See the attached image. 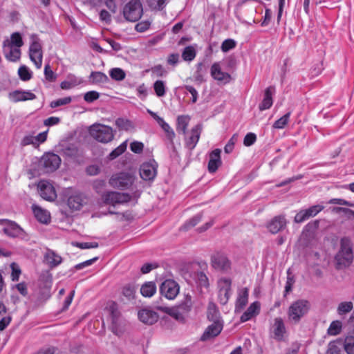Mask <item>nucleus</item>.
Returning <instances> with one entry per match:
<instances>
[{
    "label": "nucleus",
    "instance_id": "nucleus-7",
    "mask_svg": "<svg viewBox=\"0 0 354 354\" xmlns=\"http://www.w3.org/2000/svg\"><path fill=\"white\" fill-rule=\"evenodd\" d=\"M134 180V176L131 174L121 172L113 174L109 180V184L114 188L127 189L133 183Z\"/></svg>",
    "mask_w": 354,
    "mask_h": 354
},
{
    "label": "nucleus",
    "instance_id": "nucleus-5",
    "mask_svg": "<svg viewBox=\"0 0 354 354\" xmlns=\"http://www.w3.org/2000/svg\"><path fill=\"white\" fill-rule=\"evenodd\" d=\"M142 13V6L139 0L130 1L123 8V16L129 21L135 22L138 21Z\"/></svg>",
    "mask_w": 354,
    "mask_h": 354
},
{
    "label": "nucleus",
    "instance_id": "nucleus-30",
    "mask_svg": "<svg viewBox=\"0 0 354 354\" xmlns=\"http://www.w3.org/2000/svg\"><path fill=\"white\" fill-rule=\"evenodd\" d=\"M32 208L34 215L38 221L45 224L50 222V215L48 211L35 205H33Z\"/></svg>",
    "mask_w": 354,
    "mask_h": 354
},
{
    "label": "nucleus",
    "instance_id": "nucleus-35",
    "mask_svg": "<svg viewBox=\"0 0 354 354\" xmlns=\"http://www.w3.org/2000/svg\"><path fill=\"white\" fill-rule=\"evenodd\" d=\"M115 124L120 131H128L134 129V125L131 121L122 118L116 119Z\"/></svg>",
    "mask_w": 354,
    "mask_h": 354
},
{
    "label": "nucleus",
    "instance_id": "nucleus-64",
    "mask_svg": "<svg viewBox=\"0 0 354 354\" xmlns=\"http://www.w3.org/2000/svg\"><path fill=\"white\" fill-rule=\"evenodd\" d=\"M13 288H16L17 290L24 297H26L28 295V287L25 282L17 283Z\"/></svg>",
    "mask_w": 354,
    "mask_h": 354
},
{
    "label": "nucleus",
    "instance_id": "nucleus-6",
    "mask_svg": "<svg viewBox=\"0 0 354 354\" xmlns=\"http://www.w3.org/2000/svg\"><path fill=\"white\" fill-rule=\"evenodd\" d=\"M310 308L308 301L300 299L293 302L289 307L288 315L290 319L298 322Z\"/></svg>",
    "mask_w": 354,
    "mask_h": 354
},
{
    "label": "nucleus",
    "instance_id": "nucleus-60",
    "mask_svg": "<svg viewBox=\"0 0 354 354\" xmlns=\"http://www.w3.org/2000/svg\"><path fill=\"white\" fill-rule=\"evenodd\" d=\"M131 150L136 153H140L144 149V145L141 142L133 141L130 145Z\"/></svg>",
    "mask_w": 354,
    "mask_h": 354
},
{
    "label": "nucleus",
    "instance_id": "nucleus-50",
    "mask_svg": "<svg viewBox=\"0 0 354 354\" xmlns=\"http://www.w3.org/2000/svg\"><path fill=\"white\" fill-rule=\"evenodd\" d=\"M72 98L71 97H65L63 98H59L55 100H53L50 102V106L53 109L68 104L71 102Z\"/></svg>",
    "mask_w": 354,
    "mask_h": 354
},
{
    "label": "nucleus",
    "instance_id": "nucleus-61",
    "mask_svg": "<svg viewBox=\"0 0 354 354\" xmlns=\"http://www.w3.org/2000/svg\"><path fill=\"white\" fill-rule=\"evenodd\" d=\"M257 140V136L254 133H248L244 138L243 144L249 147L252 145Z\"/></svg>",
    "mask_w": 354,
    "mask_h": 354
},
{
    "label": "nucleus",
    "instance_id": "nucleus-10",
    "mask_svg": "<svg viewBox=\"0 0 354 354\" xmlns=\"http://www.w3.org/2000/svg\"><path fill=\"white\" fill-rule=\"evenodd\" d=\"M131 198L129 194L117 192H108L102 196V199L104 203L112 205L127 203L131 200Z\"/></svg>",
    "mask_w": 354,
    "mask_h": 354
},
{
    "label": "nucleus",
    "instance_id": "nucleus-13",
    "mask_svg": "<svg viewBox=\"0 0 354 354\" xmlns=\"http://www.w3.org/2000/svg\"><path fill=\"white\" fill-rule=\"evenodd\" d=\"M212 267L223 272L228 271L231 268V262L227 257L222 252H216L211 257Z\"/></svg>",
    "mask_w": 354,
    "mask_h": 354
},
{
    "label": "nucleus",
    "instance_id": "nucleus-3",
    "mask_svg": "<svg viewBox=\"0 0 354 354\" xmlns=\"http://www.w3.org/2000/svg\"><path fill=\"white\" fill-rule=\"evenodd\" d=\"M335 259L338 265L346 267L349 266L353 259V253L351 240L344 237L340 241V249L336 254Z\"/></svg>",
    "mask_w": 354,
    "mask_h": 354
},
{
    "label": "nucleus",
    "instance_id": "nucleus-58",
    "mask_svg": "<svg viewBox=\"0 0 354 354\" xmlns=\"http://www.w3.org/2000/svg\"><path fill=\"white\" fill-rule=\"evenodd\" d=\"M345 351L348 354H354V339L347 338L344 344Z\"/></svg>",
    "mask_w": 354,
    "mask_h": 354
},
{
    "label": "nucleus",
    "instance_id": "nucleus-25",
    "mask_svg": "<svg viewBox=\"0 0 354 354\" xmlns=\"http://www.w3.org/2000/svg\"><path fill=\"white\" fill-rule=\"evenodd\" d=\"M261 304L259 301H256L252 303L247 310L243 313L240 317L241 322H245L250 320L252 317L259 315L260 312Z\"/></svg>",
    "mask_w": 354,
    "mask_h": 354
},
{
    "label": "nucleus",
    "instance_id": "nucleus-52",
    "mask_svg": "<svg viewBox=\"0 0 354 354\" xmlns=\"http://www.w3.org/2000/svg\"><path fill=\"white\" fill-rule=\"evenodd\" d=\"M218 310L216 309L214 304H209L207 309V317L211 321L218 320Z\"/></svg>",
    "mask_w": 354,
    "mask_h": 354
},
{
    "label": "nucleus",
    "instance_id": "nucleus-23",
    "mask_svg": "<svg viewBox=\"0 0 354 354\" xmlns=\"http://www.w3.org/2000/svg\"><path fill=\"white\" fill-rule=\"evenodd\" d=\"M3 53L6 59L9 62H17L21 58V51L20 48L3 44Z\"/></svg>",
    "mask_w": 354,
    "mask_h": 354
},
{
    "label": "nucleus",
    "instance_id": "nucleus-62",
    "mask_svg": "<svg viewBox=\"0 0 354 354\" xmlns=\"http://www.w3.org/2000/svg\"><path fill=\"white\" fill-rule=\"evenodd\" d=\"M100 19L106 24H109L111 22V15L107 10H102L100 12Z\"/></svg>",
    "mask_w": 354,
    "mask_h": 354
},
{
    "label": "nucleus",
    "instance_id": "nucleus-21",
    "mask_svg": "<svg viewBox=\"0 0 354 354\" xmlns=\"http://www.w3.org/2000/svg\"><path fill=\"white\" fill-rule=\"evenodd\" d=\"M138 318L144 324L152 325L158 319V315L153 310L144 308L138 312Z\"/></svg>",
    "mask_w": 354,
    "mask_h": 354
},
{
    "label": "nucleus",
    "instance_id": "nucleus-11",
    "mask_svg": "<svg viewBox=\"0 0 354 354\" xmlns=\"http://www.w3.org/2000/svg\"><path fill=\"white\" fill-rule=\"evenodd\" d=\"M61 164L60 157L54 153H45L41 160V165L46 172H52L57 169Z\"/></svg>",
    "mask_w": 354,
    "mask_h": 354
},
{
    "label": "nucleus",
    "instance_id": "nucleus-34",
    "mask_svg": "<svg viewBox=\"0 0 354 354\" xmlns=\"http://www.w3.org/2000/svg\"><path fill=\"white\" fill-rule=\"evenodd\" d=\"M156 292V286L154 282L148 281L145 283L140 288V293L143 297H151Z\"/></svg>",
    "mask_w": 354,
    "mask_h": 354
},
{
    "label": "nucleus",
    "instance_id": "nucleus-39",
    "mask_svg": "<svg viewBox=\"0 0 354 354\" xmlns=\"http://www.w3.org/2000/svg\"><path fill=\"white\" fill-rule=\"evenodd\" d=\"M160 121L158 122V124L161 127V128L163 129V131L166 133L167 138L172 142L174 138H175V133L172 128L169 126L168 123H167L164 119L159 120Z\"/></svg>",
    "mask_w": 354,
    "mask_h": 354
},
{
    "label": "nucleus",
    "instance_id": "nucleus-63",
    "mask_svg": "<svg viewBox=\"0 0 354 354\" xmlns=\"http://www.w3.org/2000/svg\"><path fill=\"white\" fill-rule=\"evenodd\" d=\"M201 218V216L200 215H196L184 225V228L188 230L190 227H194L199 223Z\"/></svg>",
    "mask_w": 354,
    "mask_h": 354
},
{
    "label": "nucleus",
    "instance_id": "nucleus-9",
    "mask_svg": "<svg viewBox=\"0 0 354 354\" xmlns=\"http://www.w3.org/2000/svg\"><path fill=\"white\" fill-rule=\"evenodd\" d=\"M180 287L178 284L172 279L164 281L160 287V294L169 300L174 299L179 293Z\"/></svg>",
    "mask_w": 354,
    "mask_h": 354
},
{
    "label": "nucleus",
    "instance_id": "nucleus-1",
    "mask_svg": "<svg viewBox=\"0 0 354 354\" xmlns=\"http://www.w3.org/2000/svg\"><path fill=\"white\" fill-rule=\"evenodd\" d=\"M89 133L93 139L102 143L112 141L115 136L111 127L101 124H95L91 126Z\"/></svg>",
    "mask_w": 354,
    "mask_h": 354
},
{
    "label": "nucleus",
    "instance_id": "nucleus-2",
    "mask_svg": "<svg viewBox=\"0 0 354 354\" xmlns=\"http://www.w3.org/2000/svg\"><path fill=\"white\" fill-rule=\"evenodd\" d=\"M108 310L110 314V330L116 335H121L124 330V321L122 318L118 305L115 302H111L108 305Z\"/></svg>",
    "mask_w": 354,
    "mask_h": 354
},
{
    "label": "nucleus",
    "instance_id": "nucleus-14",
    "mask_svg": "<svg viewBox=\"0 0 354 354\" xmlns=\"http://www.w3.org/2000/svg\"><path fill=\"white\" fill-rule=\"evenodd\" d=\"M202 132V126L197 124L192 128L185 138V146L187 149L192 151L196 146Z\"/></svg>",
    "mask_w": 354,
    "mask_h": 354
},
{
    "label": "nucleus",
    "instance_id": "nucleus-37",
    "mask_svg": "<svg viewBox=\"0 0 354 354\" xmlns=\"http://www.w3.org/2000/svg\"><path fill=\"white\" fill-rule=\"evenodd\" d=\"M89 79L93 84L105 83L109 78L106 74L100 71H93L91 73Z\"/></svg>",
    "mask_w": 354,
    "mask_h": 354
},
{
    "label": "nucleus",
    "instance_id": "nucleus-42",
    "mask_svg": "<svg viewBox=\"0 0 354 354\" xmlns=\"http://www.w3.org/2000/svg\"><path fill=\"white\" fill-rule=\"evenodd\" d=\"M136 287L133 284H127L122 287V293L129 300L134 298Z\"/></svg>",
    "mask_w": 354,
    "mask_h": 354
},
{
    "label": "nucleus",
    "instance_id": "nucleus-53",
    "mask_svg": "<svg viewBox=\"0 0 354 354\" xmlns=\"http://www.w3.org/2000/svg\"><path fill=\"white\" fill-rule=\"evenodd\" d=\"M12 269L11 279L13 281H19L21 270L16 263H12L10 265Z\"/></svg>",
    "mask_w": 354,
    "mask_h": 354
},
{
    "label": "nucleus",
    "instance_id": "nucleus-40",
    "mask_svg": "<svg viewBox=\"0 0 354 354\" xmlns=\"http://www.w3.org/2000/svg\"><path fill=\"white\" fill-rule=\"evenodd\" d=\"M153 90L158 97H163L166 93L165 83L162 80H156L153 83Z\"/></svg>",
    "mask_w": 354,
    "mask_h": 354
},
{
    "label": "nucleus",
    "instance_id": "nucleus-55",
    "mask_svg": "<svg viewBox=\"0 0 354 354\" xmlns=\"http://www.w3.org/2000/svg\"><path fill=\"white\" fill-rule=\"evenodd\" d=\"M323 209H324V206L317 205H313V206L309 207L308 209H305V211H306V214L309 218L310 217L316 216Z\"/></svg>",
    "mask_w": 354,
    "mask_h": 354
},
{
    "label": "nucleus",
    "instance_id": "nucleus-4",
    "mask_svg": "<svg viewBox=\"0 0 354 354\" xmlns=\"http://www.w3.org/2000/svg\"><path fill=\"white\" fill-rule=\"evenodd\" d=\"M29 56L36 68L39 69L42 65L43 53L40 39L35 34L30 35Z\"/></svg>",
    "mask_w": 354,
    "mask_h": 354
},
{
    "label": "nucleus",
    "instance_id": "nucleus-47",
    "mask_svg": "<svg viewBox=\"0 0 354 354\" xmlns=\"http://www.w3.org/2000/svg\"><path fill=\"white\" fill-rule=\"evenodd\" d=\"M342 343L340 341L331 342L328 344L327 354H340Z\"/></svg>",
    "mask_w": 354,
    "mask_h": 354
},
{
    "label": "nucleus",
    "instance_id": "nucleus-24",
    "mask_svg": "<svg viewBox=\"0 0 354 354\" xmlns=\"http://www.w3.org/2000/svg\"><path fill=\"white\" fill-rule=\"evenodd\" d=\"M249 290L243 288L239 290L238 296L235 303V312L240 313L245 307L248 302Z\"/></svg>",
    "mask_w": 354,
    "mask_h": 354
},
{
    "label": "nucleus",
    "instance_id": "nucleus-56",
    "mask_svg": "<svg viewBox=\"0 0 354 354\" xmlns=\"http://www.w3.org/2000/svg\"><path fill=\"white\" fill-rule=\"evenodd\" d=\"M237 138H238L237 135L234 134L232 136V138L229 140L228 142L226 144V145L224 147V151L226 153H230L233 151V149L234 148L235 143L237 141Z\"/></svg>",
    "mask_w": 354,
    "mask_h": 354
},
{
    "label": "nucleus",
    "instance_id": "nucleus-20",
    "mask_svg": "<svg viewBox=\"0 0 354 354\" xmlns=\"http://www.w3.org/2000/svg\"><path fill=\"white\" fill-rule=\"evenodd\" d=\"M213 322V324L209 325L201 337V339L203 341L215 337L221 333L223 329V323L220 320H216Z\"/></svg>",
    "mask_w": 354,
    "mask_h": 354
},
{
    "label": "nucleus",
    "instance_id": "nucleus-12",
    "mask_svg": "<svg viewBox=\"0 0 354 354\" xmlns=\"http://www.w3.org/2000/svg\"><path fill=\"white\" fill-rule=\"evenodd\" d=\"M212 77L219 83L227 84L232 80L231 75L222 70L220 62H214L210 68Z\"/></svg>",
    "mask_w": 354,
    "mask_h": 354
},
{
    "label": "nucleus",
    "instance_id": "nucleus-33",
    "mask_svg": "<svg viewBox=\"0 0 354 354\" xmlns=\"http://www.w3.org/2000/svg\"><path fill=\"white\" fill-rule=\"evenodd\" d=\"M3 44L21 48L24 46V41L21 35L18 32H15L11 34L9 39L3 41Z\"/></svg>",
    "mask_w": 354,
    "mask_h": 354
},
{
    "label": "nucleus",
    "instance_id": "nucleus-46",
    "mask_svg": "<svg viewBox=\"0 0 354 354\" xmlns=\"http://www.w3.org/2000/svg\"><path fill=\"white\" fill-rule=\"evenodd\" d=\"M342 322L340 321H333L328 328V334L330 335H337L340 333L342 330Z\"/></svg>",
    "mask_w": 354,
    "mask_h": 354
},
{
    "label": "nucleus",
    "instance_id": "nucleus-32",
    "mask_svg": "<svg viewBox=\"0 0 354 354\" xmlns=\"http://www.w3.org/2000/svg\"><path fill=\"white\" fill-rule=\"evenodd\" d=\"M191 118L187 115H181L178 116L176 121V131L178 133L187 134V129L190 122Z\"/></svg>",
    "mask_w": 354,
    "mask_h": 354
},
{
    "label": "nucleus",
    "instance_id": "nucleus-59",
    "mask_svg": "<svg viewBox=\"0 0 354 354\" xmlns=\"http://www.w3.org/2000/svg\"><path fill=\"white\" fill-rule=\"evenodd\" d=\"M100 97V94L98 92L95 91H91L86 93L84 96V99L87 102H93V101L97 100Z\"/></svg>",
    "mask_w": 354,
    "mask_h": 354
},
{
    "label": "nucleus",
    "instance_id": "nucleus-22",
    "mask_svg": "<svg viewBox=\"0 0 354 354\" xmlns=\"http://www.w3.org/2000/svg\"><path fill=\"white\" fill-rule=\"evenodd\" d=\"M271 330L276 340L281 342L283 339L286 330L283 321L281 317H276L274 319V324Z\"/></svg>",
    "mask_w": 354,
    "mask_h": 354
},
{
    "label": "nucleus",
    "instance_id": "nucleus-44",
    "mask_svg": "<svg viewBox=\"0 0 354 354\" xmlns=\"http://www.w3.org/2000/svg\"><path fill=\"white\" fill-rule=\"evenodd\" d=\"M109 75L113 80L116 81H122L126 77L124 71L120 68H112L110 71Z\"/></svg>",
    "mask_w": 354,
    "mask_h": 354
},
{
    "label": "nucleus",
    "instance_id": "nucleus-54",
    "mask_svg": "<svg viewBox=\"0 0 354 354\" xmlns=\"http://www.w3.org/2000/svg\"><path fill=\"white\" fill-rule=\"evenodd\" d=\"M166 0H147L150 8L156 10H162L165 6Z\"/></svg>",
    "mask_w": 354,
    "mask_h": 354
},
{
    "label": "nucleus",
    "instance_id": "nucleus-18",
    "mask_svg": "<svg viewBox=\"0 0 354 354\" xmlns=\"http://www.w3.org/2000/svg\"><path fill=\"white\" fill-rule=\"evenodd\" d=\"M68 198V205L73 210H79L83 205L84 200L82 195L76 191H73L72 189L67 190Z\"/></svg>",
    "mask_w": 354,
    "mask_h": 354
},
{
    "label": "nucleus",
    "instance_id": "nucleus-48",
    "mask_svg": "<svg viewBox=\"0 0 354 354\" xmlns=\"http://www.w3.org/2000/svg\"><path fill=\"white\" fill-rule=\"evenodd\" d=\"M44 77L45 79L49 82H54L56 81L57 75L56 73H55L50 68V66L49 64H46L44 66Z\"/></svg>",
    "mask_w": 354,
    "mask_h": 354
},
{
    "label": "nucleus",
    "instance_id": "nucleus-49",
    "mask_svg": "<svg viewBox=\"0 0 354 354\" xmlns=\"http://www.w3.org/2000/svg\"><path fill=\"white\" fill-rule=\"evenodd\" d=\"M353 308V304L351 301L342 302L339 304L337 311L339 315H342L349 313Z\"/></svg>",
    "mask_w": 354,
    "mask_h": 354
},
{
    "label": "nucleus",
    "instance_id": "nucleus-51",
    "mask_svg": "<svg viewBox=\"0 0 354 354\" xmlns=\"http://www.w3.org/2000/svg\"><path fill=\"white\" fill-rule=\"evenodd\" d=\"M236 43L232 39H227L224 40L221 44V48L223 53H227L229 50L236 47Z\"/></svg>",
    "mask_w": 354,
    "mask_h": 354
},
{
    "label": "nucleus",
    "instance_id": "nucleus-36",
    "mask_svg": "<svg viewBox=\"0 0 354 354\" xmlns=\"http://www.w3.org/2000/svg\"><path fill=\"white\" fill-rule=\"evenodd\" d=\"M193 306V301L192 296L189 295H185L183 300L178 306V309L181 313H189Z\"/></svg>",
    "mask_w": 354,
    "mask_h": 354
},
{
    "label": "nucleus",
    "instance_id": "nucleus-26",
    "mask_svg": "<svg viewBox=\"0 0 354 354\" xmlns=\"http://www.w3.org/2000/svg\"><path fill=\"white\" fill-rule=\"evenodd\" d=\"M221 152L219 149H216L211 152L208 162V171L210 173H214L221 165Z\"/></svg>",
    "mask_w": 354,
    "mask_h": 354
},
{
    "label": "nucleus",
    "instance_id": "nucleus-31",
    "mask_svg": "<svg viewBox=\"0 0 354 354\" xmlns=\"http://www.w3.org/2000/svg\"><path fill=\"white\" fill-rule=\"evenodd\" d=\"M11 97L15 102L32 100L36 98V95L30 91H15L11 94Z\"/></svg>",
    "mask_w": 354,
    "mask_h": 354
},
{
    "label": "nucleus",
    "instance_id": "nucleus-17",
    "mask_svg": "<svg viewBox=\"0 0 354 354\" xmlns=\"http://www.w3.org/2000/svg\"><path fill=\"white\" fill-rule=\"evenodd\" d=\"M231 283V279L226 277L221 278L218 281L219 297L223 304H225L230 298Z\"/></svg>",
    "mask_w": 354,
    "mask_h": 354
},
{
    "label": "nucleus",
    "instance_id": "nucleus-15",
    "mask_svg": "<svg viewBox=\"0 0 354 354\" xmlns=\"http://www.w3.org/2000/svg\"><path fill=\"white\" fill-rule=\"evenodd\" d=\"M38 189L40 196L46 201H53L57 197L54 187L46 180L39 181Z\"/></svg>",
    "mask_w": 354,
    "mask_h": 354
},
{
    "label": "nucleus",
    "instance_id": "nucleus-43",
    "mask_svg": "<svg viewBox=\"0 0 354 354\" xmlns=\"http://www.w3.org/2000/svg\"><path fill=\"white\" fill-rule=\"evenodd\" d=\"M18 75L20 79L23 81H28L32 78V72L25 65H23L19 68Z\"/></svg>",
    "mask_w": 354,
    "mask_h": 354
},
{
    "label": "nucleus",
    "instance_id": "nucleus-45",
    "mask_svg": "<svg viewBox=\"0 0 354 354\" xmlns=\"http://www.w3.org/2000/svg\"><path fill=\"white\" fill-rule=\"evenodd\" d=\"M290 114V112H288L276 120L273 124V128L279 129L284 128L288 123Z\"/></svg>",
    "mask_w": 354,
    "mask_h": 354
},
{
    "label": "nucleus",
    "instance_id": "nucleus-57",
    "mask_svg": "<svg viewBox=\"0 0 354 354\" xmlns=\"http://www.w3.org/2000/svg\"><path fill=\"white\" fill-rule=\"evenodd\" d=\"M151 26V21L149 20L141 21L136 25L135 29L139 32H143L147 30Z\"/></svg>",
    "mask_w": 354,
    "mask_h": 354
},
{
    "label": "nucleus",
    "instance_id": "nucleus-38",
    "mask_svg": "<svg viewBox=\"0 0 354 354\" xmlns=\"http://www.w3.org/2000/svg\"><path fill=\"white\" fill-rule=\"evenodd\" d=\"M196 55V51L194 46H188L185 47L182 52V58L187 62H191L194 59Z\"/></svg>",
    "mask_w": 354,
    "mask_h": 354
},
{
    "label": "nucleus",
    "instance_id": "nucleus-16",
    "mask_svg": "<svg viewBox=\"0 0 354 354\" xmlns=\"http://www.w3.org/2000/svg\"><path fill=\"white\" fill-rule=\"evenodd\" d=\"M157 174V164L153 161L143 163L140 168V176L145 180H152Z\"/></svg>",
    "mask_w": 354,
    "mask_h": 354
},
{
    "label": "nucleus",
    "instance_id": "nucleus-19",
    "mask_svg": "<svg viewBox=\"0 0 354 354\" xmlns=\"http://www.w3.org/2000/svg\"><path fill=\"white\" fill-rule=\"evenodd\" d=\"M286 224L287 221L284 216H276L268 223L267 228L270 233L277 234L283 230Z\"/></svg>",
    "mask_w": 354,
    "mask_h": 354
},
{
    "label": "nucleus",
    "instance_id": "nucleus-8",
    "mask_svg": "<svg viewBox=\"0 0 354 354\" xmlns=\"http://www.w3.org/2000/svg\"><path fill=\"white\" fill-rule=\"evenodd\" d=\"M0 224L6 225L3 231L7 236L12 238H19L20 239H28L26 232L15 222L3 219L0 220Z\"/></svg>",
    "mask_w": 354,
    "mask_h": 354
},
{
    "label": "nucleus",
    "instance_id": "nucleus-41",
    "mask_svg": "<svg viewBox=\"0 0 354 354\" xmlns=\"http://www.w3.org/2000/svg\"><path fill=\"white\" fill-rule=\"evenodd\" d=\"M127 140L123 142L121 145H120L117 148L113 150L109 156L110 160H113L122 154L127 149Z\"/></svg>",
    "mask_w": 354,
    "mask_h": 354
},
{
    "label": "nucleus",
    "instance_id": "nucleus-27",
    "mask_svg": "<svg viewBox=\"0 0 354 354\" xmlns=\"http://www.w3.org/2000/svg\"><path fill=\"white\" fill-rule=\"evenodd\" d=\"M274 92V86H269L265 90L263 99L259 106L260 111L268 109L272 106L273 104L272 96Z\"/></svg>",
    "mask_w": 354,
    "mask_h": 354
},
{
    "label": "nucleus",
    "instance_id": "nucleus-28",
    "mask_svg": "<svg viewBox=\"0 0 354 354\" xmlns=\"http://www.w3.org/2000/svg\"><path fill=\"white\" fill-rule=\"evenodd\" d=\"M83 83L82 78L77 77L72 73L66 76V80L60 83V88L63 90H69Z\"/></svg>",
    "mask_w": 354,
    "mask_h": 354
},
{
    "label": "nucleus",
    "instance_id": "nucleus-29",
    "mask_svg": "<svg viewBox=\"0 0 354 354\" xmlns=\"http://www.w3.org/2000/svg\"><path fill=\"white\" fill-rule=\"evenodd\" d=\"M44 261L50 268H54L62 262V258L53 250H48L44 255Z\"/></svg>",
    "mask_w": 354,
    "mask_h": 354
}]
</instances>
